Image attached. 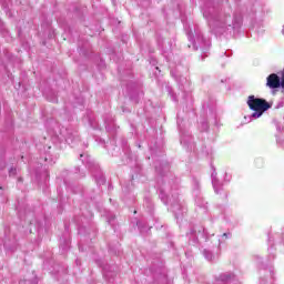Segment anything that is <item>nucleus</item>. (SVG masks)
I'll list each match as a JSON object with an SVG mask.
<instances>
[{
  "label": "nucleus",
  "mask_w": 284,
  "mask_h": 284,
  "mask_svg": "<svg viewBox=\"0 0 284 284\" xmlns=\"http://www.w3.org/2000/svg\"><path fill=\"white\" fill-rule=\"evenodd\" d=\"M246 103L250 110L254 112L252 114L254 119H261L272 108V103L267 102V100L254 95H248Z\"/></svg>",
  "instance_id": "f257e3e1"
},
{
  "label": "nucleus",
  "mask_w": 284,
  "mask_h": 284,
  "mask_svg": "<svg viewBox=\"0 0 284 284\" xmlns=\"http://www.w3.org/2000/svg\"><path fill=\"white\" fill-rule=\"evenodd\" d=\"M266 85L271 90L281 88V78L276 73H272L266 78Z\"/></svg>",
  "instance_id": "f03ea898"
}]
</instances>
